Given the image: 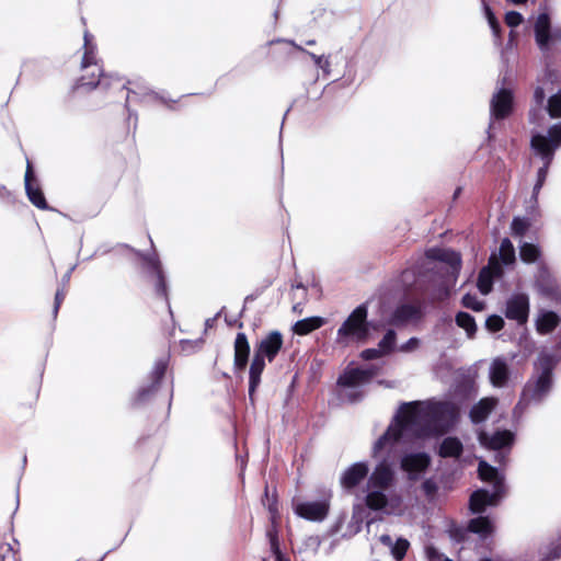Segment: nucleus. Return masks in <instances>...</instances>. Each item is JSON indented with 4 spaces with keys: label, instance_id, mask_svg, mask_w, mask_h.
Returning <instances> with one entry per match:
<instances>
[{
    "label": "nucleus",
    "instance_id": "nucleus-1",
    "mask_svg": "<svg viewBox=\"0 0 561 561\" xmlns=\"http://www.w3.org/2000/svg\"><path fill=\"white\" fill-rule=\"evenodd\" d=\"M457 409L449 402L403 403L393 423L375 443L373 457L380 458L367 479L365 504L371 511H382L388 515L402 512L401 496L387 492L394 485L396 472L383 455L392 453L397 443L435 434L439 427L455 419Z\"/></svg>",
    "mask_w": 561,
    "mask_h": 561
},
{
    "label": "nucleus",
    "instance_id": "nucleus-2",
    "mask_svg": "<svg viewBox=\"0 0 561 561\" xmlns=\"http://www.w3.org/2000/svg\"><path fill=\"white\" fill-rule=\"evenodd\" d=\"M552 355L541 353L537 360L540 374L533 377L525 385L520 399L514 409L515 414H522L530 404L540 403L552 387V369L554 367Z\"/></svg>",
    "mask_w": 561,
    "mask_h": 561
},
{
    "label": "nucleus",
    "instance_id": "nucleus-3",
    "mask_svg": "<svg viewBox=\"0 0 561 561\" xmlns=\"http://www.w3.org/2000/svg\"><path fill=\"white\" fill-rule=\"evenodd\" d=\"M561 146V124L551 126L548 136L536 134L531 137V148L541 157L543 165L538 170L537 182L534 186V197L537 198L542 187L554 150Z\"/></svg>",
    "mask_w": 561,
    "mask_h": 561
},
{
    "label": "nucleus",
    "instance_id": "nucleus-4",
    "mask_svg": "<svg viewBox=\"0 0 561 561\" xmlns=\"http://www.w3.org/2000/svg\"><path fill=\"white\" fill-rule=\"evenodd\" d=\"M479 477L483 481L493 483L494 491L489 493L486 490H478L470 496V510L473 513H481L488 505H496L499 497L503 493V478L497 470L486 461L479 462Z\"/></svg>",
    "mask_w": 561,
    "mask_h": 561
},
{
    "label": "nucleus",
    "instance_id": "nucleus-5",
    "mask_svg": "<svg viewBox=\"0 0 561 561\" xmlns=\"http://www.w3.org/2000/svg\"><path fill=\"white\" fill-rule=\"evenodd\" d=\"M367 307L359 305L346 318L336 333V343L347 345L351 342H365L369 335Z\"/></svg>",
    "mask_w": 561,
    "mask_h": 561
},
{
    "label": "nucleus",
    "instance_id": "nucleus-6",
    "mask_svg": "<svg viewBox=\"0 0 561 561\" xmlns=\"http://www.w3.org/2000/svg\"><path fill=\"white\" fill-rule=\"evenodd\" d=\"M425 255L428 260L438 261L434 264V270L448 275V278L444 284L448 285L456 280V273L460 264V257L458 254L448 250L432 248L426 251Z\"/></svg>",
    "mask_w": 561,
    "mask_h": 561
},
{
    "label": "nucleus",
    "instance_id": "nucleus-7",
    "mask_svg": "<svg viewBox=\"0 0 561 561\" xmlns=\"http://www.w3.org/2000/svg\"><path fill=\"white\" fill-rule=\"evenodd\" d=\"M529 316V297L524 293H515L506 300L505 317L525 324Z\"/></svg>",
    "mask_w": 561,
    "mask_h": 561
},
{
    "label": "nucleus",
    "instance_id": "nucleus-8",
    "mask_svg": "<svg viewBox=\"0 0 561 561\" xmlns=\"http://www.w3.org/2000/svg\"><path fill=\"white\" fill-rule=\"evenodd\" d=\"M329 501L299 502L294 506L295 513L308 520L321 522L329 513Z\"/></svg>",
    "mask_w": 561,
    "mask_h": 561
},
{
    "label": "nucleus",
    "instance_id": "nucleus-9",
    "mask_svg": "<svg viewBox=\"0 0 561 561\" xmlns=\"http://www.w3.org/2000/svg\"><path fill=\"white\" fill-rule=\"evenodd\" d=\"M431 459L425 453H410L401 458V469L410 480H416L430 466Z\"/></svg>",
    "mask_w": 561,
    "mask_h": 561
},
{
    "label": "nucleus",
    "instance_id": "nucleus-10",
    "mask_svg": "<svg viewBox=\"0 0 561 561\" xmlns=\"http://www.w3.org/2000/svg\"><path fill=\"white\" fill-rule=\"evenodd\" d=\"M282 346L283 335L278 331H273L260 341L254 354L272 362L280 351Z\"/></svg>",
    "mask_w": 561,
    "mask_h": 561
},
{
    "label": "nucleus",
    "instance_id": "nucleus-11",
    "mask_svg": "<svg viewBox=\"0 0 561 561\" xmlns=\"http://www.w3.org/2000/svg\"><path fill=\"white\" fill-rule=\"evenodd\" d=\"M374 375L375 371L373 369L348 367L339 377L337 383L343 387H357L367 383Z\"/></svg>",
    "mask_w": 561,
    "mask_h": 561
},
{
    "label": "nucleus",
    "instance_id": "nucleus-12",
    "mask_svg": "<svg viewBox=\"0 0 561 561\" xmlns=\"http://www.w3.org/2000/svg\"><path fill=\"white\" fill-rule=\"evenodd\" d=\"M478 438L482 446L497 450L512 444L513 434L510 431H497L492 435H489L485 432H480Z\"/></svg>",
    "mask_w": 561,
    "mask_h": 561
},
{
    "label": "nucleus",
    "instance_id": "nucleus-13",
    "mask_svg": "<svg viewBox=\"0 0 561 561\" xmlns=\"http://www.w3.org/2000/svg\"><path fill=\"white\" fill-rule=\"evenodd\" d=\"M82 68H88L90 66L96 67V72H92V78L89 81L83 82V85H90L91 88H95L98 81L95 78H100L102 76V70L96 64L95 57V46L90 43V34L88 32L84 33V54L81 62Z\"/></svg>",
    "mask_w": 561,
    "mask_h": 561
},
{
    "label": "nucleus",
    "instance_id": "nucleus-14",
    "mask_svg": "<svg viewBox=\"0 0 561 561\" xmlns=\"http://www.w3.org/2000/svg\"><path fill=\"white\" fill-rule=\"evenodd\" d=\"M513 95L506 89L500 90L491 101V113L496 118H504L511 113Z\"/></svg>",
    "mask_w": 561,
    "mask_h": 561
},
{
    "label": "nucleus",
    "instance_id": "nucleus-15",
    "mask_svg": "<svg viewBox=\"0 0 561 561\" xmlns=\"http://www.w3.org/2000/svg\"><path fill=\"white\" fill-rule=\"evenodd\" d=\"M234 358L233 366L236 370H244L249 360L250 344L247 335L243 332L237 334L234 344Z\"/></svg>",
    "mask_w": 561,
    "mask_h": 561
},
{
    "label": "nucleus",
    "instance_id": "nucleus-16",
    "mask_svg": "<svg viewBox=\"0 0 561 561\" xmlns=\"http://www.w3.org/2000/svg\"><path fill=\"white\" fill-rule=\"evenodd\" d=\"M489 376L491 383L494 387H504L510 377V366L507 362L502 357L493 359L490 366Z\"/></svg>",
    "mask_w": 561,
    "mask_h": 561
},
{
    "label": "nucleus",
    "instance_id": "nucleus-17",
    "mask_svg": "<svg viewBox=\"0 0 561 561\" xmlns=\"http://www.w3.org/2000/svg\"><path fill=\"white\" fill-rule=\"evenodd\" d=\"M368 473V466L365 462H356L345 470L341 483L346 489L355 488Z\"/></svg>",
    "mask_w": 561,
    "mask_h": 561
},
{
    "label": "nucleus",
    "instance_id": "nucleus-18",
    "mask_svg": "<svg viewBox=\"0 0 561 561\" xmlns=\"http://www.w3.org/2000/svg\"><path fill=\"white\" fill-rule=\"evenodd\" d=\"M421 306L415 304H403L399 306L391 319V323L399 325L421 318Z\"/></svg>",
    "mask_w": 561,
    "mask_h": 561
},
{
    "label": "nucleus",
    "instance_id": "nucleus-19",
    "mask_svg": "<svg viewBox=\"0 0 561 561\" xmlns=\"http://www.w3.org/2000/svg\"><path fill=\"white\" fill-rule=\"evenodd\" d=\"M536 42L541 49H547L550 43V19L547 13H541L535 24Z\"/></svg>",
    "mask_w": 561,
    "mask_h": 561
},
{
    "label": "nucleus",
    "instance_id": "nucleus-20",
    "mask_svg": "<svg viewBox=\"0 0 561 561\" xmlns=\"http://www.w3.org/2000/svg\"><path fill=\"white\" fill-rule=\"evenodd\" d=\"M497 400L495 398H483L470 411V419L473 423H481L495 408Z\"/></svg>",
    "mask_w": 561,
    "mask_h": 561
},
{
    "label": "nucleus",
    "instance_id": "nucleus-21",
    "mask_svg": "<svg viewBox=\"0 0 561 561\" xmlns=\"http://www.w3.org/2000/svg\"><path fill=\"white\" fill-rule=\"evenodd\" d=\"M264 368V358L254 354L249 371V396L251 399H253V394L261 382V375Z\"/></svg>",
    "mask_w": 561,
    "mask_h": 561
},
{
    "label": "nucleus",
    "instance_id": "nucleus-22",
    "mask_svg": "<svg viewBox=\"0 0 561 561\" xmlns=\"http://www.w3.org/2000/svg\"><path fill=\"white\" fill-rule=\"evenodd\" d=\"M560 323V317L552 312L542 310L539 312L536 320V329L540 334H548L552 332Z\"/></svg>",
    "mask_w": 561,
    "mask_h": 561
},
{
    "label": "nucleus",
    "instance_id": "nucleus-23",
    "mask_svg": "<svg viewBox=\"0 0 561 561\" xmlns=\"http://www.w3.org/2000/svg\"><path fill=\"white\" fill-rule=\"evenodd\" d=\"M324 319L321 317H310L297 321L293 330L298 335H306L321 328L324 324Z\"/></svg>",
    "mask_w": 561,
    "mask_h": 561
},
{
    "label": "nucleus",
    "instance_id": "nucleus-24",
    "mask_svg": "<svg viewBox=\"0 0 561 561\" xmlns=\"http://www.w3.org/2000/svg\"><path fill=\"white\" fill-rule=\"evenodd\" d=\"M462 444L456 437H446L439 447V456L458 458L462 453Z\"/></svg>",
    "mask_w": 561,
    "mask_h": 561
},
{
    "label": "nucleus",
    "instance_id": "nucleus-25",
    "mask_svg": "<svg viewBox=\"0 0 561 561\" xmlns=\"http://www.w3.org/2000/svg\"><path fill=\"white\" fill-rule=\"evenodd\" d=\"M468 528L470 531L480 535L482 538H486L494 529L491 520L485 516H479L471 519Z\"/></svg>",
    "mask_w": 561,
    "mask_h": 561
},
{
    "label": "nucleus",
    "instance_id": "nucleus-26",
    "mask_svg": "<svg viewBox=\"0 0 561 561\" xmlns=\"http://www.w3.org/2000/svg\"><path fill=\"white\" fill-rule=\"evenodd\" d=\"M456 323L458 327L466 330L469 337H472L476 333L477 325L471 314L467 312H458L456 316Z\"/></svg>",
    "mask_w": 561,
    "mask_h": 561
},
{
    "label": "nucleus",
    "instance_id": "nucleus-27",
    "mask_svg": "<svg viewBox=\"0 0 561 561\" xmlns=\"http://www.w3.org/2000/svg\"><path fill=\"white\" fill-rule=\"evenodd\" d=\"M520 259L526 263H533L540 256V250L537 245L528 242H524L519 247Z\"/></svg>",
    "mask_w": 561,
    "mask_h": 561
},
{
    "label": "nucleus",
    "instance_id": "nucleus-28",
    "mask_svg": "<svg viewBox=\"0 0 561 561\" xmlns=\"http://www.w3.org/2000/svg\"><path fill=\"white\" fill-rule=\"evenodd\" d=\"M493 284V271L490 267H484L481 270L478 277V288L483 294L486 295L491 291Z\"/></svg>",
    "mask_w": 561,
    "mask_h": 561
},
{
    "label": "nucleus",
    "instance_id": "nucleus-29",
    "mask_svg": "<svg viewBox=\"0 0 561 561\" xmlns=\"http://www.w3.org/2000/svg\"><path fill=\"white\" fill-rule=\"evenodd\" d=\"M500 259L504 264H511L515 261V249L507 238L503 239L501 242Z\"/></svg>",
    "mask_w": 561,
    "mask_h": 561
},
{
    "label": "nucleus",
    "instance_id": "nucleus-30",
    "mask_svg": "<svg viewBox=\"0 0 561 561\" xmlns=\"http://www.w3.org/2000/svg\"><path fill=\"white\" fill-rule=\"evenodd\" d=\"M25 188H26L27 196H28L30 201L36 207H38L41 209H45L47 207L45 197H44L42 191L38 187L34 186L33 184H28L27 183Z\"/></svg>",
    "mask_w": 561,
    "mask_h": 561
},
{
    "label": "nucleus",
    "instance_id": "nucleus-31",
    "mask_svg": "<svg viewBox=\"0 0 561 561\" xmlns=\"http://www.w3.org/2000/svg\"><path fill=\"white\" fill-rule=\"evenodd\" d=\"M410 548V542L405 538H398L390 549L391 556L397 561H401Z\"/></svg>",
    "mask_w": 561,
    "mask_h": 561
},
{
    "label": "nucleus",
    "instance_id": "nucleus-32",
    "mask_svg": "<svg viewBox=\"0 0 561 561\" xmlns=\"http://www.w3.org/2000/svg\"><path fill=\"white\" fill-rule=\"evenodd\" d=\"M151 265L154 270L156 277H157V284H156L157 295L167 299L168 298L167 297V285H165L164 276L161 271L160 264L158 261H152Z\"/></svg>",
    "mask_w": 561,
    "mask_h": 561
},
{
    "label": "nucleus",
    "instance_id": "nucleus-33",
    "mask_svg": "<svg viewBox=\"0 0 561 561\" xmlns=\"http://www.w3.org/2000/svg\"><path fill=\"white\" fill-rule=\"evenodd\" d=\"M548 112L551 117H561V90L549 99Z\"/></svg>",
    "mask_w": 561,
    "mask_h": 561
},
{
    "label": "nucleus",
    "instance_id": "nucleus-34",
    "mask_svg": "<svg viewBox=\"0 0 561 561\" xmlns=\"http://www.w3.org/2000/svg\"><path fill=\"white\" fill-rule=\"evenodd\" d=\"M528 228V220L519 217L514 218L511 225L512 233L517 237L524 236Z\"/></svg>",
    "mask_w": 561,
    "mask_h": 561
},
{
    "label": "nucleus",
    "instance_id": "nucleus-35",
    "mask_svg": "<svg viewBox=\"0 0 561 561\" xmlns=\"http://www.w3.org/2000/svg\"><path fill=\"white\" fill-rule=\"evenodd\" d=\"M396 343V332L393 330H389L382 340L379 342V348L382 353H389L393 350Z\"/></svg>",
    "mask_w": 561,
    "mask_h": 561
},
{
    "label": "nucleus",
    "instance_id": "nucleus-36",
    "mask_svg": "<svg viewBox=\"0 0 561 561\" xmlns=\"http://www.w3.org/2000/svg\"><path fill=\"white\" fill-rule=\"evenodd\" d=\"M485 327L491 332H497L503 329L504 320L502 317L496 314L490 316L485 321Z\"/></svg>",
    "mask_w": 561,
    "mask_h": 561
},
{
    "label": "nucleus",
    "instance_id": "nucleus-37",
    "mask_svg": "<svg viewBox=\"0 0 561 561\" xmlns=\"http://www.w3.org/2000/svg\"><path fill=\"white\" fill-rule=\"evenodd\" d=\"M462 305L466 308H470V309L477 310V311H479L483 308V304L481 301H479L476 296H472L469 294L463 296Z\"/></svg>",
    "mask_w": 561,
    "mask_h": 561
},
{
    "label": "nucleus",
    "instance_id": "nucleus-38",
    "mask_svg": "<svg viewBox=\"0 0 561 561\" xmlns=\"http://www.w3.org/2000/svg\"><path fill=\"white\" fill-rule=\"evenodd\" d=\"M426 558L428 561H453L444 554H442L435 547H426L425 549Z\"/></svg>",
    "mask_w": 561,
    "mask_h": 561
},
{
    "label": "nucleus",
    "instance_id": "nucleus-39",
    "mask_svg": "<svg viewBox=\"0 0 561 561\" xmlns=\"http://www.w3.org/2000/svg\"><path fill=\"white\" fill-rule=\"evenodd\" d=\"M505 22L508 26L515 27L518 26L523 22V16L520 13L516 11H510L505 15Z\"/></svg>",
    "mask_w": 561,
    "mask_h": 561
},
{
    "label": "nucleus",
    "instance_id": "nucleus-40",
    "mask_svg": "<svg viewBox=\"0 0 561 561\" xmlns=\"http://www.w3.org/2000/svg\"><path fill=\"white\" fill-rule=\"evenodd\" d=\"M308 55L313 59L314 64L322 68L325 72H329L330 61L323 55L318 56L312 53H308Z\"/></svg>",
    "mask_w": 561,
    "mask_h": 561
},
{
    "label": "nucleus",
    "instance_id": "nucleus-41",
    "mask_svg": "<svg viewBox=\"0 0 561 561\" xmlns=\"http://www.w3.org/2000/svg\"><path fill=\"white\" fill-rule=\"evenodd\" d=\"M165 369H167V363L164 360H159L156 363L153 370H152V375H153L156 382H158L163 377Z\"/></svg>",
    "mask_w": 561,
    "mask_h": 561
},
{
    "label": "nucleus",
    "instance_id": "nucleus-42",
    "mask_svg": "<svg viewBox=\"0 0 561 561\" xmlns=\"http://www.w3.org/2000/svg\"><path fill=\"white\" fill-rule=\"evenodd\" d=\"M382 354L380 348H367L362 352L360 356L363 359L370 360L379 358Z\"/></svg>",
    "mask_w": 561,
    "mask_h": 561
},
{
    "label": "nucleus",
    "instance_id": "nucleus-43",
    "mask_svg": "<svg viewBox=\"0 0 561 561\" xmlns=\"http://www.w3.org/2000/svg\"><path fill=\"white\" fill-rule=\"evenodd\" d=\"M420 345V340L417 337H411L407 343L400 346L401 352H412L416 350Z\"/></svg>",
    "mask_w": 561,
    "mask_h": 561
},
{
    "label": "nucleus",
    "instance_id": "nucleus-44",
    "mask_svg": "<svg viewBox=\"0 0 561 561\" xmlns=\"http://www.w3.org/2000/svg\"><path fill=\"white\" fill-rule=\"evenodd\" d=\"M488 19H489V24H490V26H491V28H492V31H493L494 35H495V36H499L500 25H499V23L496 22V20H495V18H494V15H493L491 12H489V13H488Z\"/></svg>",
    "mask_w": 561,
    "mask_h": 561
},
{
    "label": "nucleus",
    "instance_id": "nucleus-45",
    "mask_svg": "<svg viewBox=\"0 0 561 561\" xmlns=\"http://www.w3.org/2000/svg\"><path fill=\"white\" fill-rule=\"evenodd\" d=\"M422 489L426 494H432L435 491L436 486L432 480H425L422 484Z\"/></svg>",
    "mask_w": 561,
    "mask_h": 561
},
{
    "label": "nucleus",
    "instance_id": "nucleus-46",
    "mask_svg": "<svg viewBox=\"0 0 561 561\" xmlns=\"http://www.w3.org/2000/svg\"><path fill=\"white\" fill-rule=\"evenodd\" d=\"M64 298H65V294L62 291L58 290L55 296V307H54L55 314L58 312V309H59Z\"/></svg>",
    "mask_w": 561,
    "mask_h": 561
},
{
    "label": "nucleus",
    "instance_id": "nucleus-47",
    "mask_svg": "<svg viewBox=\"0 0 561 561\" xmlns=\"http://www.w3.org/2000/svg\"><path fill=\"white\" fill-rule=\"evenodd\" d=\"M534 96H535L536 102L541 105L543 103V101H545V98H546L543 89L542 88H537L535 90Z\"/></svg>",
    "mask_w": 561,
    "mask_h": 561
},
{
    "label": "nucleus",
    "instance_id": "nucleus-48",
    "mask_svg": "<svg viewBox=\"0 0 561 561\" xmlns=\"http://www.w3.org/2000/svg\"><path fill=\"white\" fill-rule=\"evenodd\" d=\"M379 541L389 549L393 546L392 538L389 535H381L379 537Z\"/></svg>",
    "mask_w": 561,
    "mask_h": 561
},
{
    "label": "nucleus",
    "instance_id": "nucleus-49",
    "mask_svg": "<svg viewBox=\"0 0 561 561\" xmlns=\"http://www.w3.org/2000/svg\"><path fill=\"white\" fill-rule=\"evenodd\" d=\"M32 179H33V170H32L31 164L27 163V169L25 172V186L27 185V183L33 184Z\"/></svg>",
    "mask_w": 561,
    "mask_h": 561
},
{
    "label": "nucleus",
    "instance_id": "nucleus-50",
    "mask_svg": "<svg viewBox=\"0 0 561 561\" xmlns=\"http://www.w3.org/2000/svg\"><path fill=\"white\" fill-rule=\"evenodd\" d=\"M271 542H272V549L274 550V552L276 553V558H277V561L280 560V553L278 551V545H277V541L275 538H272L271 539Z\"/></svg>",
    "mask_w": 561,
    "mask_h": 561
},
{
    "label": "nucleus",
    "instance_id": "nucleus-51",
    "mask_svg": "<svg viewBox=\"0 0 561 561\" xmlns=\"http://www.w3.org/2000/svg\"><path fill=\"white\" fill-rule=\"evenodd\" d=\"M553 39H561V31L556 30L553 33H551L550 42Z\"/></svg>",
    "mask_w": 561,
    "mask_h": 561
},
{
    "label": "nucleus",
    "instance_id": "nucleus-52",
    "mask_svg": "<svg viewBox=\"0 0 561 561\" xmlns=\"http://www.w3.org/2000/svg\"><path fill=\"white\" fill-rule=\"evenodd\" d=\"M316 42L312 39V41H308L307 44L308 45H313Z\"/></svg>",
    "mask_w": 561,
    "mask_h": 561
},
{
    "label": "nucleus",
    "instance_id": "nucleus-53",
    "mask_svg": "<svg viewBox=\"0 0 561 561\" xmlns=\"http://www.w3.org/2000/svg\"><path fill=\"white\" fill-rule=\"evenodd\" d=\"M481 561H491V560H489V559H483V560H481Z\"/></svg>",
    "mask_w": 561,
    "mask_h": 561
}]
</instances>
